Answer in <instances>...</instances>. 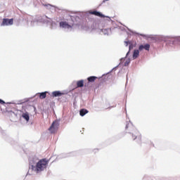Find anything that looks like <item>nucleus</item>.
Returning a JSON list of instances; mask_svg holds the SVG:
<instances>
[{
  "label": "nucleus",
  "instance_id": "obj_14",
  "mask_svg": "<svg viewBox=\"0 0 180 180\" xmlns=\"http://www.w3.org/2000/svg\"><path fill=\"white\" fill-rule=\"evenodd\" d=\"M88 110L86 109H82L79 111V115L80 116H85V115H86V113H88Z\"/></svg>",
  "mask_w": 180,
  "mask_h": 180
},
{
  "label": "nucleus",
  "instance_id": "obj_12",
  "mask_svg": "<svg viewBox=\"0 0 180 180\" xmlns=\"http://www.w3.org/2000/svg\"><path fill=\"white\" fill-rule=\"evenodd\" d=\"M84 86V80L77 82V88H82Z\"/></svg>",
  "mask_w": 180,
  "mask_h": 180
},
{
  "label": "nucleus",
  "instance_id": "obj_15",
  "mask_svg": "<svg viewBox=\"0 0 180 180\" xmlns=\"http://www.w3.org/2000/svg\"><path fill=\"white\" fill-rule=\"evenodd\" d=\"M129 64H130V59H128V60H126V62L124 63L125 67H127V65H129Z\"/></svg>",
  "mask_w": 180,
  "mask_h": 180
},
{
  "label": "nucleus",
  "instance_id": "obj_7",
  "mask_svg": "<svg viewBox=\"0 0 180 180\" xmlns=\"http://www.w3.org/2000/svg\"><path fill=\"white\" fill-rule=\"evenodd\" d=\"M91 15H95V16H99V18H105V15H103L102 13H101V12L98 11H92Z\"/></svg>",
  "mask_w": 180,
  "mask_h": 180
},
{
  "label": "nucleus",
  "instance_id": "obj_10",
  "mask_svg": "<svg viewBox=\"0 0 180 180\" xmlns=\"http://www.w3.org/2000/svg\"><path fill=\"white\" fill-rule=\"evenodd\" d=\"M140 50H135L134 51V54H133V58L134 60H136V58H137V57H139V54H140Z\"/></svg>",
  "mask_w": 180,
  "mask_h": 180
},
{
  "label": "nucleus",
  "instance_id": "obj_5",
  "mask_svg": "<svg viewBox=\"0 0 180 180\" xmlns=\"http://www.w3.org/2000/svg\"><path fill=\"white\" fill-rule=\"evenodd\" d=\"M59 26L60 27H63V29H71V27H72L74 26V25H70L68 24V22H65V21H61L59 23Z\"/></svg>",
  "mask_w": 180,
  "mask_h": 180
},
{
  "label": "nucleus",
  "instance_id": "obj_4",
  "mask_svg": "<svg viewBox=\"0 0 180 180\" xmlns=\"http://www.w3.org/2000/svg\"><path fill=\"white\" fill-rule=\"evenodd\" d=\"M13 25V18H4L1 22V26H12Z\"/></svg>",
  "mask_w": 180,
  "mask_h": 180
},
{
  "label": "nucleus",
  "instance_id": "obj_8",
  "mask_svg": "<svg viewBox=\"0 0 180 180\" xmlns=\"http://www.w3.org/2000/svg\"><path fill=\"white\" fill-rule=\"evenodd\" d=\"M62 95H64V94L61 93L59 91H53L52 93V96H53V97L62 96Z\"/></svg>",
  "mask_w": 180,
  "mask_h": 180
},
{
  "label": "nucleus",
  "instance_id": "obj_9",
  "mask_svg": "<svg viewBox=\"0 0 180 180\" xmlns=\"http://www.w3.org/2000/svg\"><path fill=\"white\" fill-rule=\"evenodd\" d=\"M39 99H46V97L47 96V91L39 93Z\"/></svg>",
  "mask_w": 180,
  "mask_h": 180
},
{
  "label": "nucleus",
  "instance_id": "obj_3",
  "mask_svg": "<svg viewBox=\"0 0 180 180\" xmlns=\"http://www.w3.org/2000/svg\"><path fill=\"white\" fill-rule=\"evenodd\" d=\"M60 126V123H58V121H54L51 127L49 128V131L52 134H54V133H57V130H58V127Z\"/></svg>",
  "mask_w": 180,
  "mask_h": 180
},
{
  "label": "nucleus",
  "instance_id": "obj_2",
  "mask_svg": "<svg viewBox=\"0 0 180 180\" xmlns=\"http://www.w3.org/2000/svg\"><path fill=\"white\" fill-rule=\"evenodd\" d=\"M49 160H46V158L40 160L36 165L31 166V169L32 171H34L35 172H41V171H44L47 168V165H49Z\"/></svg>",
  "mask_w": 180,
  "mask_h": 180
},
{
  "label": "nucleus",
  "instance_id": "obj_1",
  "mask_svg": "<svg viewBox=\"0 0 180 180\" xmlns=\"http://www.w3.org/2000/svg\"><path fill=\"white\" fill-rule=\"evenodd\" d=\"M127 133L131 135L132 139L136 141L138 144H141V134L136 129V127L131 124V122H128L125 127Z\"/></svg>",
  "mask_w": 180,
  "mask_h": 180
},
{
  "label": "nucleus",
  "instance_id": "obj_16",
  "mask_svg": "<svg viewBox=\"0 0 180 180\" xmlns=\"http://www.w3.org/2000/svg\"><path fill=\"white\" fill-rule=\"evenodd\" d=\"M0 104L5 105V101H4L2 99L0 98Z\"/></svg>",
  "mask_w": 180,
  "mask_h": 180
},
{
  "label": "nucleus",
  "instance_id": "obj_11",
  "mask_svg": "<svg viewBox=\"0 0 180 180\" xmlns=\"http://www.w3.org/2000/svg\"><path fill=\"white\" fill-rule=\"evenodd\" d=\"M96 79H98V77L95 76H91L87 78L89 82H95Z\"/></svg>",
  "mask_w": 180,
  "mask_h": 180
},
{
  "label": "nucleus",
  "instance_id": "obj_13",
  "mask_svg": "<svg viewBox=\"0 0 180 180\" xmlns=\"http://www.w3.org/2000/svg\"><path fill=\"white\" fill-rule=\"evenodd\" d=\"M23 119H25L27 122H29L30 117L29 116V113L25 112L22 115Z\"/></svg>",
  "mask_w": 180,
  "mask_h": 180
},
{
  "label": "nucleus",
  "instance_id": "obj_17",
  "mask_svg": "<svg viewBox=\"0 0 180 180\" xmlns=\"http://www.w3.org/2000/svg\"><path fill=\"white\" fill-rule=\"evenodd\" d=\"M106 1H109V0H103V2H106Z\"/></svg>",
  "mask_w": 180,
  "mask_h": 180
},
{
  "label": "nucleus",
  "instance_id": "obj_18",
  "mask_svg": "<svg viewBox=\"0 0 180 180\" xmlns=\"http://www.w3.org/2000/svg\"><path fill=\"white\" fill-rule=\"evenodd\" d=\"M130 49H131V45L129 46V50H130Z\"/></svg>",
  "mask_w": 180,
  "mask_h": 180
},
{
  "label": "nucleus",
  "instance_id": "obj_6",
  "mask_svg": "<svg viewBox=\"0 0 180 180\" xmlns=\"http://www.w3.org/2000/svg\"><path fill=\"white\" fill-rule=\"evenodd\" d=\"M139 51H141L143 50H146L148 51L150 50V45L148 44H146L145 45H140L139 47Z\"/></svg>",
  "mask_w": 180,
  "mask_h": 180
}]
</instances>
